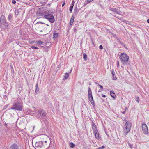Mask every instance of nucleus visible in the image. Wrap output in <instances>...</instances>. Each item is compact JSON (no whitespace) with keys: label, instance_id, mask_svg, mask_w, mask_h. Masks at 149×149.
Here are the masks:
<instances>
[{"label":"nucleus","instance_id":"nucleus-51","mask_svg":"<svg viewBox=\"0 0 149 149\" xmlns=\"http://www.w3.org/2000/svg\"><path fill=\"white\" fill-rule=\"evenodd\" d=\"M86 4H84V6H85V5H86Z\"/></svg>","mask_w":149,"mask_h":149},{"label":"nucleus","instance_id":"nucleus-25","mask_svg":"<svg viewBox=\"0 0 149 149\" xmlns=\"http://www.w3.org/2000/svg\"><path fill=\"white\" fill-rule=\"evenodd\" d=\"M135 100L138 102H139V98L138 96H137L136 97Z\"/></svg>","mask_w":149,"mask_h":149},{"label":"nucleus","instance_id":"nucleus-5","mask_svg":"<svg viewBox=\"0 0 149 149\" xmlns=\"http://www.w3.org/2000/svg\"><path fill=\"white\" fill-rule=\"evenodd\" d=\"M88 99L90 101L91 104L93 105L94 104V102L93 101V98L92 95V91L90 88H89L88 90Z\"/></svg>","mask_w":149,"mask_h":149},{"label":"nucleus","instance_id":"nucleus-16","mask_svg":"<svg viewBox=\"0 0 149 149\" xmlns=\"http://www.w3.org/2000/svg\"><path fill=\"white\" fill-rule=\"evenodd\" d=\"M69 74L68 73H66L65 75L64 76L63 78V80H66L69 77Z\"/></svg>","mask_w":149,"mask_h":149},{"label":"nucleus","instance_id":"nucleus-43","mask_svg":"<svg viewBox=\"0 0 149 149\" xmlns=\"http://www.w3.org/2000/svg\"><path fill=\"white\" fill-rule=\"evenodd\" d=\"M117 63H118L117 66H118V65H119V61H117Z\"/></svg>","mask_w":149,"mask_h":149},{"label":"nucleus","instance_id":"nucleus-44","mask_svg":"<svg viewBox=\"0 0 149 149\" xmlns=\"http://www.w3.org/2000/svg\"><path fill=\"white\" fill-rule=\"evenodd\" d=\"M147 22L148 23H149V19H148L147 20Z\"/></svg>","mask_w":149,"mask_h":149},{"label":"nucleus","instance_id":"nucleus-28","mask_svg":"<svg viewBox=\"0 0 149 149\" xmlns=\"http://www.w3.org/2000/svg\"><path fill=\"white\" fill-rule=\"evenodd\" d=\"M111 73H112V76H114V75L115 74V72H114V70H111Z\"/></svg>","mask_w":149,"mask_h":149},{"label":"nucleus","instance_id":"nucleus-20","mask_svg":"<svg viewBox=\"0 0 149 149\" xmlns=\"http://www.w3.org/2000/svg\"><path fill=\"white\" fill-rule=\"evenodd\" d=\"M83 58L85 61H86L87 60V56L85 53H84L83 54Z\"/></svg>","mask_w":149,"mask_h":149},{"label":"nucleus","instance_id":"nucleus-22","mask_svg":"<svg viewBox=\"0 0 149 149\" xmlns=\"http://www.w3.org/2000/svg\"><path fill=\"white\" fill-rule=\"evenodd\" d=\"M69 146L70 147L73 148L74 147L75 145L72 142L70 143L69 144Z\"/></svg>","mask_w":149,"mask_h":149},{"label":"nucleus","instance_id":"nucleus-33","mask_svg":"<svg viewBox=\"0 0 149 149\" xmlns=\"http://www.w3.org/2000/svg\"><path fill=\"white\" fill-rule=\"evenodd\" d=\"M99 48L100 49H103V47L102 45H100L99 46Z\"/></svg>","mask_w":149,"mask_h":149},{"label":"nucleus","instance_id":"nucleus-48","mask_svg":"<svg viewBox=\"0 0 149 149\" xmlns=\"http://www.w3.org/2000/svg\"><path fill=\"white\" fill-rule=\"evenodd\" d=\"M95 83L96 84H97V85H98V84L97 83V82H95Z\"/></svg>","mask_w":149,"mask_h":149},{"label":"nucleus","instance_id":"nucleus-39","mask_svg":"<svg viewBox=\"0 0 149 149\" xmlns=\"http://www.w3.org/2000/svg\"><path fill=\"white\" fill-rule=\"evenodd\" d=\"M38 23H41V24H45V23L42 22H38Z\"/></svg>","mask_w":149,"mask_h":149},{"label":"nucleus","instance_id":"nucleus-38","mask_svg":"<svg viewBox=\"0 0 149 149\" xmlns=\"http://www.w3.org/2000/svg\"><path fill=\"white\" fill-rule=\"evenodd\" d=\"M65 1H64L62 4V7H63L64 5H65Z\"/></svg>","mask_w":149,"mask_h":149},{"label":"nucleus","instance_id":"nucleus-23","mask_svg":"<svg viewBox=\"0 0 149 149\" xmlns=\"http://www.w3.org/2000/svg\"><path fill=\"white\" fill-rule=\"evenodd\" d=\"M93 131V133H94L98 132L97 128H92Z\"/></svg>","mask_w":149,"mask_h":149},{"label":"nucleus","instance_id":"nucleus-35","mask_svg":"<svg viewBox=\"0 0 149 149\" xmlns=\"http://www.w3.org/2000/svg\"><path fill=\"white\" fill-rule=\"evenodd\" d=\"M98 86L100 87L101 88L103 89V86H102L100 85L99 84H98Z\"/></svg>","mask_w":149,"mask_h":149},{"label":"nucleus","instance_id":"nucleus-52","mask_svg":"<svg viewBox=\"0 0 149 149\" xmlns=\"http://www.w3.org/2000/svg\"><path fill=\"white\" fill-rule=\"evenodd\" d=\"M39 15L40 16V14L38 15Z\"/></svg>","mask_w":149,"mask_h":149},{"label":"nucleus","instance_id":"nucleus-46","mask_svg":"<svg viewBox=\"0 0 149 149\" xmlns=\"http://www.w3.org/2000/svg\"><path fill=\"white\" fill-rule=\"evenodd\" d=\"M97 149H102L101 148V147H100V148H97Z\"/></svg>","mask_w":149,"mask_h":149},{"label":"nucleus","instance_id":"nucleus-29","mask_svg":"<svg viewBox=\"0 0 149 149\" xmlns=\"http://www.w3.org/2000/svg\"><path fill=\"white\" fill-rule=\"evenodd\" d=\"M12 16L11 15H9L8 16V18L9 19V20H10L12 18Z\"/></svg>","mask_w":149,"mask_h":149},{"label":"nucleus","instance_id":"nucleus-7","mask_svg":"<svg viewBox=\"0 0 149 149\" xmlns=\"http://www.w3.org/2000/svg\"><path fill=\"white\" fill-rule=\"evenodd\" d=\"M39 114L42 117H44L46 116V112L43 110H40L38 111Z\"/></svg>","mask_w":149,"mask_h":149},{"label":"nucleus","instance_id":"nucleus-2","mask_svg":"<svg viewBox=\"0 0 149 149\" xmlns=\"http://www.w3.org/2000/svg\"><path fill=\"white\" fill-rule=\"evenodd\" d=\"M132 124L129 121L127 122L123 127L124 133V135L125 136L130 131Z\"/></svg>","mask_w":149,"mask_h":149},{"label":"nucleus","instance_id":"nucleus-26","mask_svg":"<svg viewBox=\"0 0 149 149\" xmlns=\"http://www.w3.org/2000/svg\"><path fill=\"white\" fill-rule=\"evenodd\" d=\"M97 128L96 127L94 123H93L92 125V128Z\"/></svg>","mask_w":149,"mask_h":149},{"label":"nucleus","instance_id":"nucleus-27","mask_svg":"<svg viewBox=\"0 0 149 149\" xmlns=\"http://www.w3.org/2000/svg\"><path fill=\"white\" fill-rule=\"evenodd\" d=\"M128 144L129 146L130 147L132 148V146H133L132 145V144H131L129 142H128Z\"/></svg>","mask_w":149,"mask_h":149},{"label":"nucleus","instance_id":"nucleus-12","mask_svg":"<svg viewBox=\"0 0 149 149\" xmlns=\"http://www.w3.org/2000/svg\"><path fill=\"white\" fill-rule=\"evenodd\" d=\"M110 10L111 11H112L113 12H114L116 13L117 14L120 15V12H119L118 11V10L115 9V8H110Z\"/></svg>","mask_w":149,"mask_h":149},{"label":"nucleus","instance_id":"nucleus-42","mask_svg":"<svg viewBox=\"0 0 149 149\" xmlns=\"http://www.w3.org/2000/svg\"><path fill=\"white\" fill-rule=\"evenodd\" d=\"M125 111H124L123 112H122V113L123 114H124L125 113Z\"/></svg>","mask_w":149,"mask_h":149},{"label":"nucleus","instance_id":"nucleus-6","mask_svg":"<svg viewBox=\"0 0 149 149\" xmlns=\"http://www.w3.org/2000/svg\"><path fill=\"white\" fill-rule=\"evenodd\" d=\"M142 129L144 133L147 134L148 132V130L146 125L143 123L142 125Z\"/></svg>","mask_w":149,"mask_h":149},{"label":"nucleus","instance_id":"nucleus-30","mask_svg":"<svg viewBox=\"0 0 149 149\" xmlns=\"http://www.w3.org/2000/svg\"><path fill=\"white\" fill-rule=\"evenodd\" d=\"M113 80H116L117 79V78L116 76H114H114H113Z\"/></svg>","mask_w":149,"mask_h":149},{"label":"nucleus","instance_id":"nucleus-37","mask_svg":"<svg viewBox=\"0 0 149 149\" xmlns=\"http://www.w3.org/2000/svg\"><path fill=\"white\" fill-rule=\"evenodd\" d=\"M93 0H87V2L88 3L91 2Z\"/></svg>","mask_w":149,"mask_h":149},{"label":"nucleus","instance_id":"nucleus-40","mask_svg":"<svg viewBox=\"0 0 149 149\" xmlns=\"http://www.w3.org/2000/svg\"><path fill=\"white\" fill-rule=\"evenodd\" d=\"M101 148L103 149L105 148V146H102L101 147Z\"/></svg>","mask_w":149,"mask_h":149},{"label":"nucleus","instance_id":"nucleus-36","mask_svg":"<svg viewBox=\"0 0 149 149\" xmlns=\"http://www.w3.org/2000/svg\"><path fill=\"white\" fill-rule=\"evenodd\" d=\"M103 90V89L101 88L98 91L99 92H100Z\"/></svg>","mask_w":149,"mask_h":149},{"label":"nucleus","instance_id":"nucleus-49","mask_svg":"<svg viewBox=\"0 0 149 149\" xmlns=\"http://www.w3.org/2000/svg\"><path fill=\"white\" fill-rule=\"evenodd\" d=\"M46 25H47V26H49V25L48 24H46Z\"/></svg>","mask_w":149,"mask_h":149},{"label":"nucleus","instance_id":"nucleus-15","mask_svg":"<svg viewBox=\"0 0 149 149\" xmlns=\"http://www.w3.org/2000/svg\"><path fill=\"white\" fill-rule=\"evenodd\" d=\"M74 16H72L71 17L70 23V25H72V24L74 21Z\"/></svg>","mask_w":149,"mask_h":149},{"label":"nucleus","instance_id":"nucleus-24","mask_svg":"<svg viewBox=\"0 0 149 149\" xmlns=\"http://www.w3.org/2000/svg\"><path fill=\"white\" fill-rule=\"evenodd\" d=\"M74 4L73 5V6H71L70 7L69 10L70 11V12H71L72 10V9L73 7Z\"/></svg>","mask_w":149,"mask_h":149},{"label":"nucleus","instance_id":"nucleus-47","mask_svg":"<svg viewBox=\"0 0 149 149\" xmlns=\"http://www.w3.org/2000/svg\"><path fill=\"white\" fill-rule=\"evenodd\" d=\"M73 1H72V4L73 5V4L74 5V3H73Z\"/></svg>","mask_w":149,"mask_h":149},{"label":"nucleus","instance_id":"nucleus-32","mask_svg":"<svg viewBox=\"0 0 149 149\" xmlns=\"http://www.w3.org/2000/svg\"><path fill=\"white\" fill-rule=\"evenodd\" d=\"M38 43L39 44H40V45L42 44V42L41 41H38Z\"/></svg>","mask_w":149,"mask_h":149},{"label":"nucleus","instance_id":"nucleus-9","mask_svg":"<svg viewBox=\"0 0 149 149\" xmlns=\"http://www.w3.org/2000/svg\"><path fill=\"white\" fill-rule=\"evenodd\" d=\"M8 23L5 22L3 23L0 24V26L3 28H6L8 27Z\"/></svg>","mask_w":149,"mask_h":149},{"label":"nucleus","instance_id":"nucleus-10","mask_svg":"<svg viewBox=\"0 0 149 149\" xmlns=\"http://www.w3.org/2000/svg\"><path fill=\"white\" fill-rule=\"evenodd\" d=\"M12 149H19L18 146L15 143H13L10 146Z\"/></svg>","mask_w":149,"mask_h":149},{"label":"nucleus","instance_id":"nucleus-1","mask_svg":"<svg viewBox=\"0 0 149 149\" xmlns=\"http://www.w3.org/2000/svg\"><path fill=\"white\" fill-rule=\"evenodd\" d=\"M23 107L20 101L15 100L14 102L12 107L10 109L21 111L22 110Z\"/></svg>","mask_w":149,"mask_h":149},{"label":"nucleus","instance_id":"nucleus-14","mask_svg":"<svg viewBox=\"0 0 149 149\" xmlns=\"http://www.w3.org/2000/svg\"><path fill=\"white\" fill-rule=\"evenodd\" d=\"M53 13V12L52 10H47L44 13V14H52Z\"/></svg>","mask_w":149,"mask_h":149},{"label":"nucleus","instance_id":"nucleus-53","mask_svg":"<svg viewBox=\"0 0 149 149\" xmlns=\"http://www.w3.org/2000/svg\"><path fill=\"white\" fill-rule=\"evenodd\" d=\"M148 1H149V0H148Z\"/></svg>","mask_w":149,"mask_h":149},{"label":"nucleus","instance_id":"nucleus-21","mask_svg":"<svg viewBox=\"0 0 149 149\" xmlns=\"http://www.w3.org/2000/svg\"><path fill=\"white\" fill-rule=\"evenodd\" d=\"M58 36V34L57 33H54L53 34V38H56Z\"/></svg>","mask_w":149,"mask_h":149},{"label":"nucleus","instance_id":"nucleus-8","mask_svg":"<svg viewBox=\"0 0 149 149\" xmlns=\"http://www.w3.org/2000/svg\"><path fill=\"white\" fill-rule=\"evenodd\" d=\"M43 145V142L42 141H39L38 142H36L35 143V146L37 148H41Z\"/></svg>","mask_w":149,"mask_h":149},{"label":"nucleus","instance_id":"nucleus-31","mask_svg":"<svg viewBox=\"0 0 149 149\" xmlns=\"http://www.w3.org/2000/svg\"><path fill=\"white\" fill-rule=\"evenodd\" d=\"M31 48L33 49H38V48L36 47H35V46H31Z\"/></svg>","mask_w":149,"mask_h":149},{"label":"nucleus","instance_id":"nucleus-18","mask_svg":"<svg viewBox=\"0 0 149 149\" xmlns=\"http://www.w3.org/2000/svg\"><path fill=\"white\" fill-rule=\"evenodd\" d=\"M94 134H95L96 138L99 139L100 138V137H99V134L98 132Z\"/></svg>","mask_w":149,"mask_h":149},{"label":"nucleus","instance_id":"nucleus-19","mask_svg":"<svg viewBox=\"0 0 149 149\" xmlns=\"http://www.w3.org/2000/svg\"><path fill=\"white\" fill-rule=\"evenodd\" d=\"M39 91V88L38 86V84H36V87L35 92L36 93H38Z\"/></svg>","mask_w":149,"mask_h":149},{"label":"nucleus","instance_id":"nucleus-17","mask_svg":"<svg viewBox=\"0 0 149 149\" xmlns=\"http://www.w3.org/2000/svg\"><path fill=\"white\" fill-rule=\"evenodd\" d=\"M54 145L51 143H50L49 146L47 149H54Z\"/></svg>","mask_w":149,"mask_h":149},{"label":"nucleus","instance_id":"nucleus-4","mask_svg":"<svg viewBox=\"0 0 149 149\" xmlns=\"http://www.w3.org/2000/svg\"><path fill=\"white\" fill-rule=\"evenodd\" d=\"M129 59V56L125 53H122L120 55V59L122 63L127 62Z\"/></svg>","mask_w":149,"mask_h":149},{"label":"nucleus","instance_id":"nucleus-41","mask_svg":"<svg viewBox=\"0 0 149 149\" xmlns=\"http://www.w3.org/2000/svg\"><path fill=\"white\" fill-rule=\"evenodd\" d=\"M102 97H103L105 98L106 97V96L105 95H104L102 94Z\"/></svg>","mask_w":149,"mask_h":149},{"label":"nucleus","instance_id":"nucleus-13","mask_svg":"<svg viewBox=\"0 0 149 149\" xmlns=\"http://www.w3.org/2000/svg\"><path fill=\"white\" fill-rule=\"evenodd\" d=\"M110 95L113 98H115V94L114 91H111L110 92Z\"/></svg>","mask_w":149,"mask_h":149},{"label":"nucleus","instance_id":"nucleus-50","mask_svg":"<svg viewBox=\"0 0 149 149\" xmlns=\"http://www.w3.org/2000/svg\"><path fill=\"white\" fill-rule=\"evenodd\" d=\"M45 143H46V142H47V141H45Z\"/></svg>","mask_w":149,"mask_h":149},{"label":"nucleus","instance_id":"nucleus-3","mask_svg":"<svg viewBox=\"0 0 149 149\" xmlns=\"http://www.w3.org/2000/svg\"><path fill=\"white\" fill-rule=\"evenodd\" d=\"M43 15L45 18L47 19L51 23H53L55 21V19L54 16L52 14H44Z\"/></svg>","mask_w":149,"mask_h":149},{"label":"nucleus","instance_id":"nucleus-11","mask_svg":"<svg viewBox=\"0 0 149 149\" xmlns=\"http://www.w3.org/2000/svg\"><path fill=\"white\" fill-rule=\"evenodd\" d=\"M0 22L1 23V24L5 21V16L3 15H2L0 18Z\"/></svg>","mask_w":149,"mask_h":149},{"label":"nucleus","instance_id":"nucleus-34","mask_svg":"<svg viewBox=\"0 0 149 149\" xmlns=\"http://www.w3.org/2000/svg\"><path fill=\"white\" fill-rule=\"evenodd\" d=\"M12 3L14 4H15L16 3V1L14 0H12Z\"/></svg>","mask_w":149,"mask_h":149},{"label":"nucleus","instance_id":"nucleus-45","mask_svg":"<svg viewBox=\"0 0 149 149\" xmlns=\"http://www.w3.org/2000/svg\"><path fill=\"white\" fill-rule=\"evenodd\" d=\"M72 70V69H71V70H70V71L69 72L70 73H71Z\"/></svg>","mask_w":149,"mask_h":149}]
</instances>
